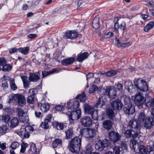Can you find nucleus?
Segmentation results:
<instances>
[{
	"label": "nucleus",
	"instance_id": "1",
	"mask_svg": "<svg viewBox=\"0 0 154 154\" xmlns=\"http://www.w3.org/2000/svg\"><path fill=\"white\" fill-rule=\"evenodd\" d=\"M81 139L79 137H75L72 139L69 146V150L72 152H77L79 151L81 146Z\"/></svg>",
	"mask_w": 154,
	"mask_h": 154
},
{
	"label": "nucleus",
	"instance_id": "2",
	"mask_svg": "<svg viewBox=\"0 0 154 154\" xmlns=\"http://www.w3.org/2000/svg\"><path fill=\"white\" fill-rule=\"evenodd\" d=\"M66 114L68 115L70 122L72 123L73 121L77 120L80 117L82 114L81 110L79 109L71 112L69 111Z\"/></svg>",
	"mask_w": 154,
	"mask_h": 154
},
{
	"label": "nucleus",
	"instance_id": "3",
	"mask_svg": "<svg viewBox=\"0 0 154 154\" xmlns=\"http://www.w3.org/2000/svg\"><path fill=\"white\" fill-rule=\"evenodd\" d=\"M135 86L140 92H144L148 90V86L146 82L141 79H138L134 82Z\"/></svg>",
	"mask_w": 154,
	"mask_h": 154
},
{
	"label": "nucleus",
	"instance_id": "4",
	"mask_svg": "<svg viewBox=\"0 0 154 154\" xmlns=\"http://www.w3.org/2000/svg\"><path fill=\"white\" fill-rule=\"evenodd\" d=\"M132 98L135 104L138 106H142L146 101V99L140 93L136 94L134 96H133Z\"/></svg>",
	"mask_w": 154,
	"mask_h": 154
},
{
	"label": "nucleus",
	"instance_id": "5",
	"mask_svg": "<svg viewBox=\"0 0 154 154\" xmlns=\"http://www.w3.org/2000/svg\"><path fill=\"white\" fill-rule=\"evenodd\" d=\"M81 134L82 136L86 137H91L96 135V131L92 128H85L82 129Z\"/></svg>",
	"mask_w": 154,
	"mask_h": 154
},
{
	"label": "nucleus",
	"instance_id": "6",
	"mask_svg": "<svg viewBox=\"0 0 154 154\" xmlns=\"http://www.w3.org/2000/svg\"><path fill=\"white\" fill-rule=\"evenodd\" d=\"M103 94L104 95H108L110 98L113 99L116 97V92L115 89L113 88H104L103 89Z\"/></svg>",
	"mask_w": 154,
	"mask_h": 154
},
{
	"label": "nucleus",
	"instance_id": "7",
	"mask_svg": "<svg viewBox=\"0 0 154 154\" xmlns=\"http://www.w3.org/2000/svg\"><path fill=\"white\" fill-rule=\"evenodd\" d=\"M80 122L81 125L84 127L90 126L92 125V120L89 116H85L81 118Z\"/></svg>",
	"mask_w": 154,
	"mask_h": 154
},
{
	"label": "nucleus",
	"instance_id": "8",
	"mask_svg": "<svg viewBox=\"0 0 154 154\" xmlns=\"http://www.w3.org/2000/svg\"><path fill=\"white\" fill-rule=\"evenodd\" d=\"M6 61L4 58H0V71L2 69L3 71H7L11 69V66L9 64H5Z\"/></svg>",
	"mask_w": 154,
	"mask_h": 154
},
{
	"label": "nucleus",
	"instance_id": "9",
	"mask_svg": "<svg viewBox=\"0 0 154 154\" xmlns=\"http://www.w3.org/2000/svg\"><path fill=\"white\" fill-rule=\"evenodd\" d=\"M36 92V89H32L30 90L29 91V95L28 97L27 100V102L30 104H33L34 102V95Z\"/></svg>",
	"mask_w": 154,
	"mask_h": 154
},
{
	"label": "nucleus",
	"instance_id": "10",
	"mask_svg": "<svg viewBox=\"0 0 154 154\" xmlns=\"http://www.w3.org/2000/svg\"><path fill=\"white\" fill-rule=\"evenodd\" d=\"M79 103L76 100H71L67 103V108L68 110H73L78 108L79 106Z\"/></svg>",
	"mask_w": 154,
	"mask_h": 154
},
{
	"label": "nucleus",
	"instance_id": "11",
	"mask_svg": "<svg viewBox=\"0 0 154 154\" xmlns=\"http://www.w3.org/2000/svg\"><path fill=\"white\" fill-rule=\"evenodd\" d=\"M108 135L110 140L113 142L117 141L120 139V136L118 133L114 131L109 132Z\"/></svg>",
	"mask_w": 154,
	"mask_h": 154
},
{
	"label": "nucleus",
	"instance_id": "12",
	"mask_svg": "<svg viewBox=\"0 0 154 154\" xmlns=\"http://www.w3.org/2000/svg\"><path fill=\"white\" fill-rule=\"evenodd\" d=\"M124 112L127 114L131 115L133 114L135 111V107L132 104L126 105L124 108Z\"/></svg>",
	"mask_w": 154,
	"mask_h": 154
},
{
	"label": "nucleus",
	"instance_id": "13",
	"mask_svg": "<svg viewBox=\"0 0 154 154\" xmlns=\"http://www.w3.org/2000/svg\"><path fill=\"white\" fill-rule=\"evenodd\" d=\"M111 106L115 110H120L122 108L123 104L119 100H116L112 101L111 104Z\"/></svg>",
	"mask_w": 154,
	"mask_h": 154
},
{
	"label": "nucleus",
	"instance_id": "14",
	"mask_svg": "<svg viewBox=\"0 0 154 154\" xmlns=\"http://www.w3.org/2000/svg\"><path fill=\"white\" fill-rule=\"evenodd\" d=\"M115 44L118 47H127L130 46L132 42H129L127 43H124L120 42L119 39L116 38L115 39V41L114 42Z\"/></svg>",
	"mask_w": 154,
	"mask_h": 154
},
{
	"label": "nucleus",
	"instance_id": "15",
	"mask_svg": "<svg viewBox=\"0 0 154 154\" xmlns=\"http://www.w3.org/2000/svg\"><path fill=\"white\" fill-rule=\"evenodd\" d=\"M83 109L85 112L89 115L92 114L95 111L94 107L87 103L84 104Z\"/></svg>",
	"mask_w": 154,
	"mask_h": 154
},
{
	"label": "nucleus",
	"instance_id": "16",
	"mask_svg": "<svg viewBox=\"0 0 154 154\" xmlns=\"http://www.w3.org/2000/svg\"><path fill=\"white\" fill-rule=\"evenodd\" d=\"M154 125V122L152 117L146 118L144 126L147 128L149 129Z\"/></svg>",
	"mask_w": 154,
	"mask_h": 154
},
{
	"label": "nucleus",
	"instance_id": "17",
	"mask_svg": "<svg viewBox=\"0 0 154 154\" xmlns=\"http://www.w3.org/2000/svg\"><path fill=\"white\" fill-rule=\"evenodd\" d=\"M40 73L39 72H36L35 73L30 74L29 80L30 81L36 82L40 79Z\"/></svg>",
	"mask_w": 154,
	"mask_h": 154
},
{
	"label": "nucleus",
	"instance_id": "18",
	"mask_svg": "<svg viewBox=\"0 0 154 154\" xmlns=\"http://www.w3.org/2000/svg\"><path fill=\"white\" fill-rule=\"evenodd\" d=\"M49 108L50 105L48 103L45 102L44 100L42 101L40 109L43 112H46L49 110Z\"/></svg>",
	"mask_w": 154,
	"mask_h": 154
},
{
	"label": "nucleus",
	"instance_id": "19",
	"mask_svg": "<svg viewBox=\"0 0 154 154\" xmlns=\"http://www.w3.org/2000/svg\"><path fill=\"white\" fill-rule=\"evenodd\" d=\"M78 33L75 31H68L66 33V36L67 38L73 39L78 37Z\"/></svg>",
	"mask_w": 154,
	"mask_h": 154
},
{
	"label": "nucleus",
	"instance_id": "20",
	"mask_svg": "<svg viewBox=\"0 0 154 154\" xmlns=\"http://www.w3.org/2000/svg\"><path fill=\"white\" fill-rule=\"evenodd\" d=\"M106 100L105 96H103L100 97L98 99L97 102L96 103L95 106L96 107H102L105 104Z\"/></svg>",
	"mask_w": 154,
	"mask_h": 154
},
{
	"label": "nucleus",
	"instance_id": "21",
	"mask_svg": "<svg viewBox=\"0 0 154 154\" xmlns=\"http://www.w3.org/2000/svg\"><path fill=\"white\" fill-rule=\"evenodd\" d=\"M146 102L145 103L146 106L148 108L154 107V98L150 97H146Z\"/></svg>",
	"mask_w": 154,
	"mask_h": 154
},
{
	"label": "nucleus",
	"instance_id": "22",
	"mask_svg": "<svg viewBox=\"0 0 154 154\" xmlns=\"http://www.w3.org/2000/svg\"><path fill=\"white\" fill-rule=\"evenodd\" d=\"M18 104L20 106H24L26 104V100L25 96L22 94H20L17 99Z\"/></svg>",
	"mask_w": 154,
	"mask_h": 154
},
{
	"label": "nucleus",
	"instance_id": "23",
	"mask_svg": "<svg viewBox=\"0 0 154 154\" xmlns=\"http://www.w3.org/2000/svg\"><path fill=\"white\" fill-rule=\"evenodd\" d=\"M146 116L145 113L143 112H140L137 116V119L136 118V119L137 120V122L139 124H141L143 123L145 119H146Z\"/></svg>",
	"mask_w": 154,
	"mask_h": 154
},
{
	"label": "nucleus",
	"instance_id": "24",
	"mask_svg": "<svg viewBox=\"0 0 154 154\" xmlns=\"http://www.w3.org/2000/svg\"><path fill=\"white\" fill-rule=\"evenodd\" d=\"M124 85L125 88L128 90L129 92L131 93L134 90V85L131 82L128 81L125 82Z\"/></svg>",
	"mask_w": 154,
	"mask_h": 154
},
{
	"label": "nucleus",
	"instance_id": "25",
	"mask_svg": "<svg viewBox=\"0 0 154 154\" xmlns=\"http://www.w3.org/2000/svg\"><path fill=\"white\" fill-rule=\"evenodd\" d=\"M139 151L140 152V153L146 154L150 152L151 151V148L149 146H148L146 149L145 146L143 145H141L139 147Z\"/></svg>",
	"mask_w": 154,
	"mask_h": 154
},
{
	"label": "nucleus",
	"instance_id": "26",
	"mask_svg": "<svg viewBox=\"0 0 154 154\" xmlns=\"http://www.w3.org/2000/svg\"><path fill=\"white\" fill-rule=\"evenodd\" d=\"M88 56L89 54L88 53L84 52L78 54L77 60L79 62H82L85 59L88 57Z\"/></svg>",
	"mask_w": 154,
	"mask_h": 154
},
{
	"label": "nucleus",
	"instance_id": "27",
	"mask_svg": "<svg viewBox=\"0 0 154 154\" xmlns=\"http://www.w3.org/2000/svg\"><path fill=\"white\" fill-rule=\"evenodd\" d=\"M128 125L132 128H137L138 130L140 129L141 128V124H139L137 122L134 121L132 120L129 121Z\"/></svg>",
	"mask_w": 154,
	"mask_h": 154
},
{
	"label": "nucleus",
	"instance_id": "28",
	"mask_svg": "<svg viewBox=\"0 0 154 154\" xmlns=\"http://www.w3.org/2000/svg\"><path fill=\"white\" fill-rule=\"evenodd\" d=\"M103 127L107 130L110 129L112 125V123L109 120H106L103 121L102 123Z\"/></svg>",
	"mask_w": 154,
	"mask_h": 154
},
{
	"label": "nucleus",
	"instance_id": "29",
	"mask_svg": "<svg viewBox=\"0 0 154 154\" xmlns=\"http://www.w3.org/2000/svg\"><path fill=\"white\" fill-rule=\"evenodd\" d=\"M75 59L72 57L63 59L62 61V63L64 65L67 66L72 63L74 62Z\"/></svg>",
	"mask_w": 154,
	"mask_h": 154
},
{
	"label": "nucleus",
	"instance_id": "30",
	"mask_svg": "<svg viewBox=\"0 0 154 154\" xmlns=\"http://www.w3.org/2000/svg\"><path fill=\"white\" fill-rule=\"evenodd\" d=\"M58 72V70L57 69H54L49 72L44 71L42 72L43 77L47 76L50 74Z\"/></svg>",
	"mask_w": 154,
	"mask_h": 154
},
{
	"label": "nucleus",
	"instance_id": "31",
	"mask_svg": "<svg viewBox=\"0 0 154 154\" xmlns=\"http://www.w3.org/2000/svg\"><path fill=\"white\" fill-rule=\"evenodd\" d=\"M53 125L54 127L59 130L62 129L64 126L63 123H59L57 121H54L53 122Z\"/></svg>",
	"mask_w": 154,
	"mask_h": 154
},
{
	"label": "nucleus",
	"instance_id": "32",
	"mask_svg": "<svg viewBox=\"0 0 154 154\" xmlns=\"http://www.w3.org/2000/svg\"><path fill=\"white\" fill-rule=\"evenodd\" d=\"M20 94H12L9 96V101L10 102H13L14 101L17 100L19 97Z\"/></svg>",
	"mask_w": 154,
	"mask_h": 154
},
{
	"label": "nucleus",
	"instance_id": "33",
	"mask_svg": "<svg viewBox=\"0 0 154 154\" xmlns=\"http://www.w3.org/2000/svg\"><path fill=\"white\" fill-rule=\"evenodd\" d=\"M21 78L23 82L24 87L27 88L29 85L30 82L28 80V78L26 76H21Z\"/></svg>",
	"mask_w": 154,
	"mask_h": 154
},
{
	"label": "nucleus",
	"instance_id": "34",
	"mask_svg": "<svg viewBox=\"0 0 154 154\" xmlns=\"http://www.w3.org/2000/svg\"><path fill=\"white\" fill-rule=\"evenodd\" d=\"M130 145L131 148L134 151L135 150L136 147H138V144L137 142L134 139L131 140Z\"/></svg>",
	"mask_w": 154,
	"mask_h": 154
},
{
	"label": "nucleus",
	"instance_id": "35",
	"mask_svg": "<svg viewBox=\"0 0 154 154\" xmlns=\"http://www.w3.org/2000/svg\"><path fill=\"white\" fill-rule=\"evenodd\" d=\"M140 129L138 130L137 128H133L131 130V137H137L138 135L139 131Z\"/></svg>",
	"mask_w": 154,
	"mask_h": 154
},
{
	"label": "nucleus",
	"instance_id": "36",
	"mask_svg": "<svg viewBox=\"0 0 154 154\" xmlns=\"http://www.w3.org/2000/svg\"><path fill=\"white\" fill-rule=\"evenodd\" d=\"M154 26V22L152 21L150 22L147 24L144 28L145 32H147L149 29H152Z\"/></svg>",
	"mask_w": 154,
	"mask_h": 154
},
{
	"label": "nucleus",
	"instance_id": "37",
	"mask_svg": "<svg viewBox=\"0 0 154 154\" xmlns=\"http://www.w3.org/2000/svg\"><path fill=\"white\" fill-rule=\"evenodd\" d=\"M93 25L94 28L95 29L98 28L99 26V18L98 17H95L93 21Z\"/></svg>",
	"mask_w": 154,
	"mask_h": 154
},
{
	"label": "nucleus",
	"instance_id": "38",
	"mask_svg": "<svg viewBox=\"0 0 154 154\" xmlns=\"http://www.w3.org/2000/svg\"><path fill=\"white\" fill-rule=\"evenodd\" d=\"M66 137L67 139L71 138L73 134V129L72 128H69L65 132Z\"/></svg>",
	"mask_w": 154,
	"mask_h": 154
},
{
	"label": "nucleus",
	"instance_id": "39",
	"mask_svg": "<svg viewBox=\"0 0 154 154\" xmlns=\"http://www.w3.org/2000/svg\"><path fill=\"white\" fill-rule=\"evenodd\" d=\"M19 123L18 119L16 117L13 118L11 121V126L12 128L17 126Z\"/></svg>",
	"mask_w": 154,
	"mask_h": 154
},
{
	"label": "nucleus",
	"instance_id": "40",
	"mask_svg": "<svg viewBox=\"0 0 154 154\" xmlns=\"http://www.w3.org/2000/svg\"><path fill=\"white\" fill-rule=\"evenodd\" d=\"M76 98L79 99L81 102H84L86 99V97L85 94L83 93L81 94H78Z\"/></svg>",
	"mask_w": 154,
	"mask_h": 154
},
{
	"label": "nucleus",
	"instance_id": "41",
	"mask_svg": "<svg viewBox=\"0 0 154 154\" xmlns=\"http://www.w3.org/2000/svg\"><path fill=\"white\" fill-rule=\"evenodd\" d=\"M62 144V141L59 139H56L52 142V145L53 148H55L59 146H61Z\"/></svg>",
	"mask_w": 154,
	"mask_h": 154
},
{
	"label": "nucleus",
	"instance_id": "42",
	"mask_svg": "<svg viewBox=\"0 0 154 154\" xmlns=\"http://www.w3.org/2000/svg\"><path fill=\"white\" fill-rule=\"evenodd\" d=\"M102 86H100L98 88L95 85H93L91 86L89 91V93H94L96 90L100 91L102 89Z\"/></svg>",
	"mask_w": 154,
	"mask_h": 154
},
{
	"label": "nucleus",
	"instance_id": "43",
	"mask_svg": "<svg viewBox=\"0 0 154 154\" xmlns=\"http://www.w3.org/2000/svg\"><path fill=\"white\" fill-rule=\"evenodd\" d=\"M116 74L117 72L113 70H111L107 72L106 73H102L101 74L110 77L113 76Z\"/></svg>",
	"mask_w": 154,
	"mask_h": 154
},
{
	"label": "nucleus",
	"instance_id": "44",
	"mask_svg": "<svg viewBox=\"0 0 154 154\" xmlns=\"http://www.w3.org/2000/svg\"><path fill=\"white\" fill-rule=\"evenodd\" d=\"M119 20V18L117 17H115L114 18V22L115 24V30L116 31H118V29L119 28V24L118 23Z\"/></svg>",
	"mask_w": 154,
	"mask_h": 154
},
{
	"label": "nucleus",
	"instance_id": "45",
	"mask_svg": "<svg viewBox=\"0 0 154 154\" xmlns=\"http://www.w3.org/2000/svg\"><path fill=\"white\" fill-rule=\"evenodd\" d=\"M106 114L109 118L112 119L114 116V113L112 109H109L106 111Z\"/></svg>",
	"mask_w": 154,
	"mask_h": 154
},
{
	"label": "nucleus",
	"instance_id": "46",
	"mask_svg": "<svg viewBox=\"0 0 154 154\" xmlns=\"http://www.w3.org/2000/svg\"><path fill=\"white\" fill-rule=\"evenodd\" d=\"M29 50V47H25L20 48L18 49V51L21 53L25 54H27Z\"/></svg>",
	"mask_w": 154,
	"mask_h": 154
},
{
	"label": "nucleus",
	"instance_id": "47",
	"mask_svg": "<svg viewBox=\"0 0 154 154\" xmlns=\"http://www.w3.org/2000/svg\"><path fill=\"white\" fill-rule=\"evenodd\" d=\"M10 117L9 115L0 116V122L1 120L5 122H8L10 119Z\"/></svg>",
	"mask_w": 154,
	"mask_h": 154
},
{
	"label": "nucleus",
	"instance_id": "48",
	"mask_svg": "<svg viewBox=\"0 0 154 154\" xmlns=\"http://www.w3.org/2000/svg\"><path fill=\"white\" fill-rule=\"evenodd\" d=\"M124 100L125 103V106L126 104L129 105V104H132L131 103V99L129 97L125 96H124Z\"/></svg>",
	"mask_w": 154,
	"mask_h": 154
},
{
	"label": "nucleus",
	"instance_id": "49",
	"mask_svg": "<svg viewBox=\"0 0 154 154\" xmlns=\"http://www.w3.org/2000/svg\"><path fill=\"white\" fill-rule=\"evenodd\" d=\"M28 144L24 142L22 143L21 144V148L20 152L21 153H24L26 150V148L28 147Z\"/></svg>",
	"mask_w": 154,
	"mask_h": 154
},
{
	"label": "nucleus",
	"instance_id": "50",
	"mask_svg": "<svg viewBox=\"0 0 154 154\" xmlns=\"http://www.w3.org/2000/svg\"><path fill=\"white\" fill-rule=\"evenodd\" d=\"M10 83L11 88L14 90H16L17 87L15 83L14 80L13 79H10Z\"/></svg>",
	"mask_w": 154,
	"mask_h": 154
},
{
	"label": "nucleus",
	"instance_id": "51",
	"mask_svg": "<svg viewBox=\"0 0 154 154\" xmlns=\"http://www.w3.org/2000/svg\"><path fill=\"white\" fill-rule=\"evenodd\" d=\"M34 128L32 126H27L25 127H24L25 132L27 133H32L34 131Z\"/></svg>",
	"mask_w": 154,
	"mask_h": 154
},
{
	"label": "nucleus",
	"instance_id": "52",
	"mask_svg": "<svg viewBox=\"0 0 154 154\" xmlns=\"http://www.w3.org/2000/svg\"><path fill=\"white\" fill-rule=\"evenodd\" d=\"M21 121L23 122H27L29 121V117L26 113L20 118Z\"/></svg>",
	"mask_w": 154,
	"mask_h": 154
},
{
	"label": "nucleus",
	"instance_id": "53",
	"mask_svg": "<svg viewBox=\"0 0 154 154\" xmlns=\"http://www.w3.org/2000/svg\"><path fill=\"white\" fill-rule=\"evenodd\" d=\"M0 131L2 134H4L6 133L8 130L7 126L6 125H3L2 126H0Z\"/></svg>",
	"mask_w": 154,
	"mask_h": 154
},
{
	"label": "nucleus",
	"instance_id": "54",
	"mask_svg": "<svg viewBox=\"0 0 154 154\" xmlns=\"http://www.w3.org/2000/svg\"><path fill=\"white\" fill-rule=\"evenodd\" d=\"M20 146V144L17 142L14 141L11 143V148L13 149H16Z\"/></svg>",
	"mask_w": 154,
	"mask_h": 154
},
{
	"label": "nucleus",
	"instance_id": "55",
	"mask_svg": "<svg viewBox=\"0 0 154 154\" xmlns=\"http://www.w3.org/2000/svg\"><path fill=\"white\" fill-rule=\"evenodd\" d=\"M106 146L101 141H99L98 144H96L95 147L96 148H97L98 149H99L101 147H105Z\"/></svg>",
	"mask_w": 154,
	"mask_h": 154
},
{
	"label": "nucleus",
	"instance_id": "56",
	"mask_svg": "<svg viewBox=\"0 0 154 154\" xmlns=\"http://www.w3.org/2000/svg\"><path fill=\"white\" fill-rule=\"evenodd\" d=\"M145 2L147 5L149 6L152 8H154V3L152 0H146Z\"/></svg>",
	"mask_w": 154,
	"mask_h": 154
},
{
	"label": "nucleus",
	"instance_id": "57",
	"mask_svg": "<svg viewBox=\"0 0 154 154\" xmlns=\"http://www.w3.org/2000/svg\"><path fill=\"white\" fill-rule=\"evenodd\" d=\"M98 114V111L97 110L96 111H94L93 113H92V114H91V115L92 116V118L94 119L97 120L99 118Z\"/></svg>",
	"mask_w": 154,
	"mask_h": 154
},
{
	"label": "nucleus",
	"instance_id": "58",
	"mask_svg": "<svg viewBox=\"0 0 154 154\" xmlns=\"http://www.w3.org/2000/svg\"><path fill=\"white\" fill-rule=\"evenodd\" d=\"M121 148L123 151L122 153L125 152H126L127 150V147L126 144L125 143H122L121 144Z\"/></svg>",
	"mask_w": 154,
	"mask_h": 154
},
{
	"label": "nucleus",
	"instance_id": "59",
	"mask_svg": "<svg viewBox=\"0 0 154 154\" xmlns=\"http://www.w3.org/2000/svg\"><path fill=\"white\" fill-rule=\"evenodd\" d=\"M92 150V147L91 145L88 144L87 145L86 148L85 152L86 153H90Z\"/></svg>",
	"mask_w": 154,
	"mask_h": 154
},
{
	"label": "nucleus",
	"instance_id": "60",
	"mask_svg": "<svg viewBox=\"0 0 154 154\" xmlns=\"http://www.w3.org/2000/svg\"><path fill=\"white\" fill-rule=\"evenodd\" d=\"M17 112L19 118L26 114L24 112V111L21 109H18Z\"/></svg>",
	"mask_w": 154,
	"mask_h": 154
},
{
	"label": "nucleus",
	"instance_id": "61",
	"mask_svg": "<svg viewBox=\"0 0 154 154\" xmlns=\"http://www.w3.org/2000/svg\"><path fill=\"white\" fill-rule=\"evenodd\" d=\"M113 151L116 154H120L121 152L120 150V148L119 146H116L114 147L113 149Z\"/></svg>",
	"mask_w": 154,
	"mask_h": 154
},
{
	"label": "nucleus",
	"instance_id": "62",
	"mask_svg": "<svg viewBox=\"0 0 154 154\" xmlns=\"http://www.w3.org/2000/svg\"><path fill=\"white\" fill-rule=\"evenodd\" d=\"M41 126L43 128L45 129H47L49 128V125L47 122L45 121L44 122H42Z\"/></svg>",
	"mask_w": 154,
	"mask_h": 154
},
{
	"label": "nucleus",
	"instance_id": "63",
	"mask_svg": "<svg viewBox=\"0 0 154 154\" xmlns=\"http://www.w3.org/2000/svg\"><path fill=\"white\" fill-rule=\"evenodd\" d=\"M24 132H25L24 130V127L22 126L21 128L20 131H18L17 133L20 136H22L23 135Z\"/></svg>",
	"mask_w": 154,
	"mask_h": 154
},
{
	"label": "nucleus",
	"instance_id": "64",
	"mask_svg": "<svg viewBox=\"0 0 154 154\" xmlns=\"http://www.w3.org/2000/svg\"><path fill=\"white\" fill-rule=\"evenodd\" d=\"M51 117L52 116L51 115H48L45 119V121L48 123L51 122Z\"/></svg>",
	"mask_w": 154,
	"mask_h": 154
}]
</instances>
